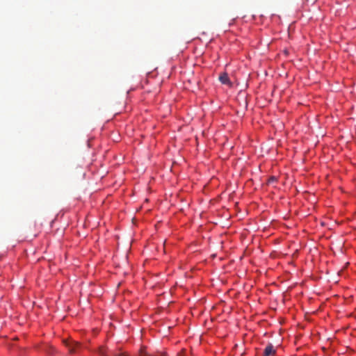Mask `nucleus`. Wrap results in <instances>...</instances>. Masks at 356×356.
I'll use <instances>...</instances> for the list:
<instances>
[{"label": "nucleus", "instance_id": "obj_5", "mask_svg": "<svg viewBox=\"0 0 356 356\" xmlns=\"http://www.w3.org/2000/svg\"><path fill=\"white\" fill-rule=\"evenodd\" d=\"M276 181V179H275V177H272L270 179V180H269V181Z\"/></svg>", "mask_w": 356, "mask_h": 356}, {"label": "nucleus", "instance_id": "obj_1", "mask_svg": "<svg viewBox=\"0 0 356 356\" xmlns=\"http://www.w3.org/2000/svg\"><path fill=\"white\" fill-rule=\"evenodd\" d=\"M63 343L68 348V350L70 353H76L81 348V345L76 341L64 340Z\"/></svg>", "mask_w": 356, "mask_h": 356}, {"label": "nucleus", "instance_id": "obj_4", "mask_svg": "<svg viewBox=\"0 0 356 356\" xmlns=\"http://www.w3.org/2000/svg\"><path fill=\"white\" fill-rule=\"evenodd\" d=\"M140 356H165V354L163 353H161L159 355H149L147 353H146L143 349H142L140 350Z\"/></svg>", "mask_w": 356, "mask_h": 356}, {"label": "nucleus", "instance_id": "obj_2", "mask_svg": "<svg viewBox=\"0 0 356 356\" xmlns=\"http://www.w3.org/2000/svg\"><path fill=\"white\" fill-rule=\"evenodd\" d=\"M276 353L275 349L274 348V346L271 343H268L264 350L263 356H271L274 355Z\"/></svg>", "mask_w": 356, "mask_h": 356}, {"label": "nucleus", "instance_id": "obj_3", "mask_svg": "<svg viewBox=\"0 0 356 356\" xmlns=\"http://www.w3.org/2000/svg\"><path fill=\"white\" fill-rule=\"evenodd\" d=\"M219 81L222 84L229 86H232V83L229 79L228 74L226 72H223L219 76Z\"/></svg>", "mask_w": 356, "mask_h": 356}]
</instances>
